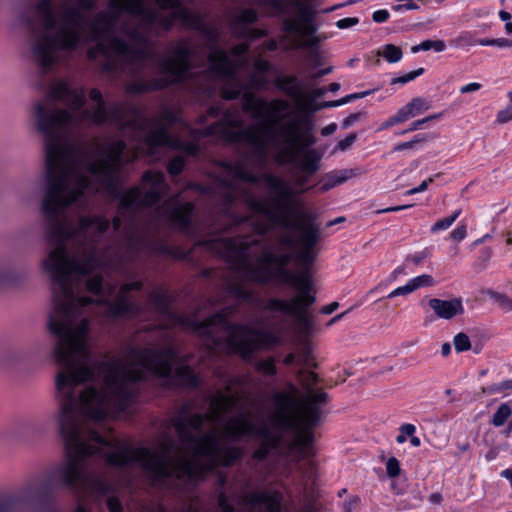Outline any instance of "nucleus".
Returning a JSON list of instances; mask_svg holds the SVG:
<instances>
[{"instance_id":"nucleus-8","label":"nucleus","mask_w":512,"mask_h":512,"mask_svg":"<svg viewBox=\"0 0 512 512\" xmlns=\"http://www.w3.org/2000/svg\"><path fill=\"white\" fill-rule=\"evenodd\" d=\"M193 212L194 204L192 202L181 203L177 199L166 201L159 209L162 216L189 237L196 235V228L192 223Z\"/></svg>"},{"instance_id":"nucleus-17","label":"nucleus","mask_w":512,"mask_h":512,"mask_svg":"<svg viewBox=\"0 0 512 512\" xmlns=\"http://www.w3.org/2000/svg\"><path fill=\"white\" fill-rule=\"evenodd\" d=\"M275 86L282 90L286 95L294 101L301 98V86L295 76H278L275 79Z\"/></svg>"},{"instance_id":"nucleus-54","label":"nucleus","mask_w":512,"mask_h":512,"mask_svg":"<svg viewBox=\"0 0 512 512\" xmlns=\"http://www.w3.org/2000/svg\"><path fill=\"white\" fill-rule=\"evenodd\" d=\"M185 162H168V172L171 175H178L184 169Z\"/></svg>"},{"instance_id":"nucleus-44","label":"nucleus","mask_w":512,"mask_h":512,"mask_svg":"<svg viewBox=\"0 0 512 512\" xmlns=\"http://www.w3.org/2000/svg\"><path fill=\"white\" fill-rule=\"evenodd\" d=\"M253 65L258 73H266L271 68V64L267 60H264L260 57L254 60Z\"/></svg>"},{"instance_id":"nucleus-11","label":"nucleus","mask_w":512,"mask_h":512,"mask_svg":"<svg viewBox=\"0 0 512 512\" xmlns=\"http://www.w3.org/2000/svg\"><path fill=\"white\" fill-rule=\"evenodd\" d=\"M258 14L254 9H242L232 19L231 27L238 38L257 39L266 35L264 30L249 28L248 24L256 22Z\"/></svg>"},{"instance_id":"nucleus-29","label":"nucleus","mask_w":512,"mask_h":512,"mask_svg":"<svg viewBox=\"0 0 512 512\" xmlns=\"http://www.w3.org/2000/svg\"><path fill=\"white\" fill-rule=\"evenodd\" d=\"M454 44L457 47H467L473 45H479V40L474 37L470 32H463L454 39Z\"/></svg>"},{"instance_id":"nucleus-35","label":"nucleus","mask_w":512,"mask_h":512,"mask_svg":"<svg viewBox=\"0 0 512 512\" xmlns=\"http://www.w3.org/2000/svg\"><path fill=\"white\" fill-rule=\"evenodd\" d=\"M386 472L390 478H395L400 474V464L395 457L388 459L386 463Z\"/></svg>"},{"instance_id":"nucleus-3","label":"nucleus","mask_w":512,"mask_h":512,"mask_svg":"<svg viewBox=\"0 0 512 512\" xmlns=\"http://www.w3.org/2000/svg\"><path fill=\"white\" fill-rule=\"evenodd\" d=\"M149 302L160 314L167 317L170 327L179 326L192 330L205 340L210 350L226 347L244 360H249L259 349L281 342V336L274 332L231 323L228 318L236 311L234 305L227 306L209 318L199 321L195 317L171 312L169 297L163 290L152 291Z\"/></svg>"},{"instance_id":"nucleus-21","label":"nucleus","mask_w":512,"mask_h":512,"mask_svg":"<svg viewBox=\"0 0 512 512\" xmlns=\"http://www.w3.org/2000/svg\"><path fill=\"white\" fill-rule=\"evenodd\" d=\"M377 54L383 56L389 63H397L403 56L401 48L394 44L384 45L382 50H379Z\"/></svg>"},{"instance_id":"nucleus-12","label":"nucleus","mask_w":512,"mask_h":512,"mask_svg":"<svg viewBox=\"0 0 512 512\" xmlns=\"http://www.w3.org/2000/svg\"><path fill=\"white\" fill-rule=\"evenodd\" d=\"M40 488L28 484L16 493L0 500V512H14L16 509L29 507L39 498Z\"/></svg>"},{"instance_id":"nucleus-4","label":"nucleus","mask_w":512,"mask_h":512,"mask_svg":"<svg viewBox=\"0 0 512 512\" xmlns=\"http://www.w3.org/2000/svg\"><path fill=\"white\" fill-rule=\"evenodd\" d=\"M328 395L320 392L310 396L302 405L299 415H295L293 410L298 406V401L291 393L275 392L272 400L276 406L275 413H282L291 419V425L282 429V439L290 432L296 434L295 444L306 447L314 440L313 428L317 426L321 419V405L327 402Z\"/></svg>"},{"instance_id":"nucleus-15","label":"nucleus","mask_w":512,"mask_h":512,"mask_svg":"<svg viewBox=\"0 0 512 512\" xmlns=\"http://www.w3.org/2000/svg\"><path fill=\"white\" fill-rule=\"evenodd\" d=\"M46 431L43 424L34 418L18 420L12 427V434L21 441H29L41 436Z\"/></svg>"},{"instance_id":"nucleus-61","label":"nucleus","mask_w":512,"mask_h":512,"mask_svg":"<svg viewBox=\"0 0 512 512\" xmlns=\"http://www.w3.org/2000/svg\"><path fill=\"white\" fill-rule=\"evenodd\" d=\"M490 257H491V251L486 249L482 252L479 260H480V264H481V268H485L486 267V264L487 262L490 260Z\"/></svg>"},{"instance_id":"nucleus-19","label":"nucleus","mask_w":512,"mask_h":512,"mask_svg":"<svg viewBox=\"0 0 512 512\" xmlns=\"http://www.w3.org/2000/svg\"><path fill=\"white\" fill-rule=\"evenodd\" d=\"M218 506L221 512H235L234 507L229 503L227 496L224 492H220L218 495ZM190 508L184 512H190ZM143 512H168L162 504H156L154 506H148L144 508Z\"/></svg>"},{"instance_id":"nucleus-10","label":"nucleus","mask_w":512,"mask_h":512,"mask_svg":"<svg viewBox=\"0 0 512 512\" xmlns=\"http://www.w3.org/2000/svg\"><path fill=\"white\" fill-rule=\"evenodd\" d=\"M239 504L248 512H281L282 496L276 491L247 492Z\"/></svg>"},{"instance_id":"nucleus-39","label":"nucleus","mask_w":512,"mask_h":512,"mask_svg":"<svg viewBox=\"0 0 512 512\" xmlns=\"http://www.w3.org/2000/svg\"><path fill=\"white\" fill-rule=\"evenodd\" d=\"M467 236V227L465 224L458 225L450 234L453 241L460 242Z\"/></svg>"},{"instance_id":"nucleus-33","label":"nucleus","mask_w":512,"mask_h":512,"mask_svg":"<svg viewBox=\"0 0 512 512\" xmlns=\"http://www.w3.org/2000/svg\"><path fill=\"white\" fill-rule=\"evenodd\" d=\"M423 73H424V68H418L414 71H410L409 73H407L405 75L393 78L391 81V84L408 83V82L414 80L415 78H417L418 76L422 75Z\"/></svg>"},{"instance_id":"nucleus-60","label":"nucleus","mask_w":512,"mask_h":512,"mask_svg":"<svg viewBox=\"0 0 512 512\" xmlns=\"http://www.w3.org/2000/svg\"><path fill=\"white\" fill-rule=\"evenodd\" d=\"M336 130H337V124L330 123L329 125L322 128L321 134L326 137V136L333 134Z\"/></svg>"},{"instance_id":"nucleus-34","label":"nucleus","mask_w":512,"mask_h":512,"mask_svg":"<svg viewBox=\"0 0 512 512\" xmlns=\"http://www.w3.org/2000/svg\"><path fill=\"white\" fill-rule=\"evenodd\" d=\"M479 45L482 46H498V47H510L512 41L505 38L498 39H479Z\"/></svg>"},{"instance_id":"nucleus-6","label":"nucleus","mask_w":512,"mask_h":512,"mask_svg":"<svg viewBox=\"0 0 512 512\" xmlns=\"http://www.w3.org/2000/svg\"><path fill=\"white\" fill-rule=\"evenodd\" d=\"M194 52V46L188 39H181L171 44L168 48V55H159L156 59L163 75L149 81L132 82L127 85L126 91L128 93H144L184 82L192 68L191 60Z\"/></svg>"},{"instance_id":"nucleus-40","label":"nucleus","mask_w":512,"mask_h":512,"mask_svg":"<svg viewBox=\"0 0 512 512\" xmlns=\"http://www.w3.org/2000/svg\"><path fill=\"white\" fill-rule=\"evenodd\" d=\"M316 32V27L313 21L310 22H300L299 24V32L298 34L303 36H313Z\"/></svg>"},{"instance_id":"nucleus-22","label":"nucleus","mask_w":512,"mask_h":512,"mask_svg":"<svg viewBox=\"0 0 512 512\" xmlns=\"http://www.w3.org/2000/svg\"><path fill=\"white\" fill-rule=\"evenodd\" d=\"M446 48V44L443 40H424L420 44L411 47L412 53H418L420 51L434 50L436 52H443Z\"/></svg>"},{"instance_id":"nucleus-53","label":"nucleus","mask_w":512,"mask_h":512,"mask_svg":"<svg viewBox=\"0 0 512 512\" xmlns=\"http://www.w3.org/2000/svg\"><path fill=\"white\" fill-rule=\"evenodd\" d=\"M389 18V12L385 9L377 10L373 13L372 19L376 23H383Z\"/></svg>"},{"instance_id":"nucleus-50","label":"nucleus","mask_w":512,"mask_h":512,"mask_svg":"<svg viewBox=\"0 0 512 512\" xmlns=\"http://www.w3.org/2000/svg\"><path fill=\"white\" fill-rule=\"evenodd\" d=\"M433 182L432 178H428L421 182V184L417 187L409 189L405 192V195H414L416 193H420L425 191L428 188L429 183Z\"/></svg>"},{"instance_id":"nucleus-18","label":"nucleus","mask_w":512,"mask_h":512,"mask_svg":"<svg viewBox=\"0 0 512 512\" xmlns=\"http://www.w3.org/2000/svg\"><path fill=\"white\" fill-rule=\"evenodd\" d=\"M298 380L301 386L306 390L307 396L306 398L299 404L300 410H302L303 403L312 395H316L320 392H324L323 390H319L317 392H313V387L318 382V376L312 371H304L300 370L298 372Z\"/></svg>"},{"instance_id":"nucleus-59","label":"nucleus","mask_w":512,"mask_h":512,"mask_svg":"<svg viewBox=\"0 0 512 512\" xmlns=\"http://www.w3.org/2000/svg\"><path fill=\"white\" fill-rule=\"evenodd\" d=\"M412 206L413 205H411V204H409V205L392 206V207H388V208H385V209L378 210L377 213L397 212V211H401V210L410 208Z\"/></svg>"},{"instance_id":"nucleus-9","label":"nucleus","mask_w":512,"mask_h":512,"mask_svg":"<svg viewBox=\"0 0 512 512\" xmlns=\"http://www.w3.org/2000/svg\"><path fill=\"white\" fill-rule=\"evenodd\" d=\"M142 281H134L132 283L123 284L113 302L105 305V311L109 316H134L140 313L141 307L132 301L129 293L131 291H139L142 288Z\"/></svg>"},{"instance_id":"nucleus-20","label":"nucleus","mask_w":512,"mask_h":512,"mask_svg":"<svg viewBox=\"0 0 512 512\" xmlns=\"http://www.w3.org/2000/svg\"><path fill=\"white\" fill-rule=\"evenodd\" d=\"M298 10V15L300 22H310L313 21L316 11L311 4L304 3L300 0H292L290 1Z\"/></svg>"},{"instance_id":"nucleus-55","label":"nucleus","mask_w":512,"mask_h":512,"mask_svg":"<svg viewBox=\"0 0 512 512\" xmlns=\"http://www.w3.org/2000/svg\"><path fill=\"white\" fill-rule=\"evenodd\" d=\"M250 83L253 87H262L265 85L266 80L263 76H258L256 73L251 75Z\"/></svg>"},{"instance_id":"nucleus-42","label":"nucleus","mask_w":512,"mask_h":512,"mask_svg":"<svg viewBox=\"0 0 512 512\" xmlns=\"http://www.w3.org/2000/svg\"><path fill=\"white\" fill-rule=\"evenodd\" d=\"M512 120V105L508 106L497 113L496 121L499 124H504Z\"/></svg>"},{"instance_id":"nucleus-63","label":"nucleus","mask_w":512,"mask_h":512,"mask_svg":"<svg viewBox=\"0 0 512 512\" xmlns=\"http://www.w3.org/2000/svg\"><path fill=\"white\" fill-rule=\"evenodd\" d=\"M326 91V88H317L312 90L310 96L316 100V98L322 97L326 93Z\"/></svg>"},{"instance_id":"nucleus-5","label":"nucleus","mask_w":512,"mask_h":512,"mask_svg":"<svg viewBox=\"0 0 512 512\" xmlns=\"http://www.w3.org/2000/svg\"><path fill=\"white\" fill-rule=\"evenodd\" d=\"M291 419L282 413L273 412L269 416V422H254L245 413H238L228 419L224 425L226 435L238 440L244 437H256L261 440L260 445L254 451L253 457L264 460L271 450L277 449L283 443L281 431L291 425Z\"/></svg>"},{"instance_id":"nucleus-27","label":"nucleus","mask_w":512,"mask_h":512,"mask_svg":"<svg viewBox=\"0 0 512 512\" xmlns=\"http://www.w3.org/2000/svg\"><path fill=\"white\" fill-rule=\"evenodd\" d=\"M461 210H456L451 216L443 218L435 222V224L431 227V232L435 233L439 230L448 229L460 216Z\"/></svg>"},{"instance_id":"nucleus-51","label":"nucleus","mask_w":512,"mask_h":512,"mask_svg":"<svg viewBox=\"0 0 512 512\" xmlns=\"http://www.w3.org/2000/svg\"><path fill=\"white\" fill-rule=\"evenodd\" d=\"M424 141L423 138H418V137H415L413 140L411 141H408V142H404V143H401L397 146H395L394 150L396 151H400V150H405V149H411L413 148L416 144L420 143Z\"/></svg>"},{"instance_id":"nucleus-36","label":"nucleus","mask_w":512,"mask_h":512,"mask_svg":"<svg viewBox=\"0 0 512 512\" xmlns=\"http://www.w3.org/2000/svg\"><path fill=\"white\" fill-rule=\"evenodd\" d=\"M441 113H438V114H432V115H429L423 119H420V120H417L415 122H413L411 124V126L406 129L405 131H403L402 134H405V133H408V132H412V131H415V130H418L422 127L423 124L429 122V121H432V120H435V119H438L441 117Z\"/></svg>"},{"instance_id":"nucleus-16","label":"nucleus","mask_w":512,"mask_h":512,"mask_svg":"<svg viewBox=\"0 0 512 512\" xmlns=\"http://www.w3.org/2000/svg\"><path fill=\"white\" fill-rule=\"evenodd\" d=\"M368 170L362 166H354L352 168L334 170L326 175L325 181L321 187L323 191H327L337 185L348 180L364 175Z\"/></svg>"},{"instance_id":"nucleus-24","label":"nucleus","mask_w":512,"mask_h":512,"mask_svg":"<svg viewBox=\"0 0 512 512\" xmlns=\"http://www.w3.org/2000/svg\"><path fill=\"white\" fill-rule=\"evenodd\" d=\"M144 246V240L138 237L135 234H132L128 237L127 240V255L126 258L128 260H134L138 257L139 251Z\"/></svg>"},{"instance_id":"nucleus-23","label":"nucleus","mask_w":512,"mask_h":512,"mask_svg":"<svg viewBox=\"0 0 512 512\" xmlns=\"http://www.w3.org/2000/svg\"><path fill=\"white\" fill-rule=\"evenodd\" d=\"M511 414L512 408L510 407V404L502 403L498 407L497 411L494 413L491 419V424L495 427H501L505 424V422L511 416Z\"/></svg>"},{"instance_id":"nucleus-32","label":"nucleus","mask_w":512,"mask_h":512,"mask_svg":"<svg viewBox=\"0 0 512 512\" xmlns=\"http://www.w3.org/2000/svg\"><path fill=\"white\" fill-rule=\"evenodd\" d=\"M415 431V425L410 423L402 424L399 428L400 433L396 437L397 443L403 444L406 441L407 437H412Z\"/></svg>"},{"instance_id":"nucleus-58","label":"nucleus","mask_w":512,"mask_h":512,"mask_svg":"<svg viewBox=\"0 0 512 512\" xmlns=\"http://www.w3.org/2000/svg\"><path fill=\"white\" fill-rule=\"evenodd\" d=\"M339 307L338 302H331L328 305H325L321 308V313L329 315L332 314Z\"/></svg>"},{"instance_id":"nucleus-57","label":"nucleus","mask_w":512,"mask_h":512,"mask_svg":"<svg viewBox=\"0 0 512 512\" xmlns=\"http://www.w3.org/2000/svg\"><path fill=\"white\" fill-rule=\"evenodd\" d=\"M481 88V84L480 83H469L467 85H464L460 88V92L461 93H470V92H475L477 90H479Z\"/></svg>"},{"instance_id":"nucleus-64","label":"nucleus","mask_w":512,"mask_h":512,"mask_svg":"<svg viewBox=\"0 0 512 512\" xmlns=\"http://www.w3.org/2000/svg\"><path fill=\"white\" fill-rule=\"evenodd\" d=\"M429 501L433 504H440L442 502V495L440 493H432L429 496Z\"/></svg>"},{"instance_id":"nucleus-43","label":"nucleus","mask_w":512,"mask_h":512,"mask_svg":"<svg viewBox=\"0 0 512 512\" xmlns=\"http://www.w3.org/2000/svg\"><path fill=\"white\" fill-rule=\"evenodd\" d=\"M299 24H300V21L297 19H286L283 22V29L287 33H297L298 34Z\"/></svg>"},{"instance_id":"nucleus-7","label":"nucleus","mask_w":512,"mask_h":512,"mask_svg":"<svg viewBox=\"0 0 512 512\" xmlns=\"http://www.w3.org/2000/svg\"><path fill=\"white\" fill-rule=\"evenodd\" d=\"M224 293L235 302L234 306L236 307L242 302H247L254 307L261 308L263 311L281 312L283 314L292 315L298 324V334L304 339L310 337L314 331L315 318L313 315L306 312L309 306L297 303L300 299H291L288 301L279 298H270L265 303H262L254 295L253 291L237 282L227 283Z\"/></svg>"},{"instance_id":"nucleus-46","label":"nucleus","mask_w":512,"mask_h":512,"mask_svg":"<svg viewBox=\"0 0 512 512\" xmlns=\"http://www.w3.org/2000/svg\"><path fill=\"white\" fill-rule=\"evenodd\" d=\"M301 357H302V361L305 365L311 366L314 368L317 367V363L312 361L313 359H312V355H311V350L308 345L304 346V348L302 350Z\"/></svg>"},{"instance_id":"nucleus-47","label":"nucleus","mask_w":512,"mask_h":512,"mask_svg":"<svg viewBox=\"0 0 512 512\" xmlns=\"http://www.w3.org/2000/svg\"><path fill=\"white\" fill-rule=\"evenodd\" d=\"M358 22H359V19L357 17H347V18L338 20L336 22V26L339 29H346V28H349V27H352V26L358 24Z\"/></svg>"},{"instance_id":"nucleus-31","label":"nucleus","mask_w":512,"mask_h":512,"mask_svg":"<svg viewBox=\"0 0 512 512\" xmlns=\"http://www.w3.org/2000/svg\"><path fill=\"white\" fill-rule=\"evenodd\" d=\"M410 282L411 286H413L414 291L420 287H431L435 283L433 277L427 274L417 276L411 279Z\"/></svg>"},{"instance_id":"nucleus-30","label":"nucleus","mask_w":512,"mask_h":512,"mask_svg":"<svg viewBox=\"0 0 512 512\" xmlns=\"http://www.w3.org/2000/svg\"><path fill=\"white\" fill-rule=\"evenodd\" d=\"M371 93L370 90H367V91H363V92H358V93H353V94H350V95H347L339 100H333V101H329L328 103H326L327 106H341V105H344V104H347L349 103L351 100H355V99H360V98H363V97H366L367 95H369Z\"/></svg>"},{"instance_id":"nucleus-52","label":"nucleus","mask_w":512,"mask_h":512,"mask_svg":"<svg viewBox=\"0 0 512 512\" xmlns=\"http://www.w3.org/2000/svg\"><path fill=\"white\" fill-rule=\"evenodd\" d=\"M504 390H512V380H506L489 388V392H501Z\"/></svg>"},{"instance_id":"nucleus-45","label":"nucleus","mask_w":512,"mask_h":512,"mask_svg":"<svg viewBox=\"0 0 512 512\" xmlns=\"http://www.w3.org/2000/svg\"><path fill=\"white\" fill-rule=\"evenodd\" d=\"M238 197V188L236 185H229L225 192V204H231Z\"/></svg>"},{"instance_id":"nucleus-25","label":"nucleus","mask_w":512,"mask_h":512,"mask_svg":"<svg viewBox=\"0 0 512 512\" xmlns=\"http://www.w3.org/2000/svg\"><path fill=\"white\" fill-rule=\"evenodd\" d=\"M488 295L502 311H512V298L496 291H489Z\"/></svg>"},{"instance_id":"nucleus-62","label":"nucleus","mask_w":512,"mask_h":512,"mask_svg":"<svg viewBox=\"0 0 512 512\" xmlns=\"http://www.w3.org/2000/svg\"><path fill=\"white\" fill-rule=\"evenodd\" d=\"M426 257L424 252L416 253L414 255L409 256L408 258L415 264H420L423 259Z\"/></svg>"},{"instance_id":"nucleus-2","label":"nucleus","mask_w":512,"mask_h":512,"mask_svg":"<svg viewBox=\"0 0 512 512\" xmlns=\"http://www.w3.org/2000/svg\"><path fill=\"white\" fill-rule=\"evenodd\" d=\"M291 163L294 165L289 180L272 174L263 176L272 196H249L251 215L228 214L231 226L250 222L255 235L212 238L199 241L198 245L226 259L246 281L293 285L300 294L292 299L311 306L316 298L310 294L309 271L317 257L321 229L314 214L294 208V198L307 189L318 162Z\"/></svg>"},{"instance_id":"nucleus-14","label":"nucleus","mask_w":512,"mask_h":512,"mask_svg":"<svg viewBox=\"0 0 512 512\" xmlns=\"http://www.w3.org/2000/svg\"><path fill=\"white\" fill-rule=\"evenodd\" d=\"M428 306L434 312L437 318L450 320L457 315L464 313V307L461 298H452L443 300L439 298H430Z\"/></svg>"},{"instance_id":"nucleus-38","label":"nucleus","mask_w":512,"mask_h":512,"mask_svg":"<svg viewBox=\"0 0 512 512\" xmlns=\"http://www.w3.org/2000/svg\"><path fill=\"white\" fill-rule=\"evenodd\" d=\"M356 138H357L356 133L349 134L346 138L340 140L337 143L335 150H340V151L347 150L355 142Z\"/></svg>"},{"instance_id":"nucleus-26","label":"nucleus","mask_w":512,"mask_h":512,"mask_svg":"<svg viewBox=\"0 0 512 512\" xmlns=\"http://www.w3.org/2000/svg\"><path fill=\"white\" fill-rule=\"evenodd\" d=\"M256 369L258 372L262 373L265 376H273L276 374V366L274 359L272 357L261 359L256 364Z\"/></svg>"},{"instance_id":"nucleus-28","label":"nucleus","mask_w":512,"mask_h":512,"mask_svg":"<svg viewBox=\"0 0 512 512\" xmlns=\"http://www.w3.org/2000/svg\"><path fill=\"white\" fill-rule=\"evenodd\" d=\"M453 345L457 352H464L471 348V341L467 334L460 332L454 336Z\"/></svg>"},{"instance_id":"nucleus-37","label":"nucleus","mask_w":512,"mask_h":512,"mask_svg":"<svg viewBox=\"0 0 512 512\" xmlns=\"http://www.w3.org/2000/svg\"><path fill=\"white\" fill-rule=\"evenodd\" d=\"M126 149V144L119 139L112 138V160H121L120 156Z\"/></svg>"},{"instance_id":"nucleus-48","label":"nucleus","mask_w":512,"mask_h":512,"mask_svg":"<svg viewBox=\"0 0 512 512\" xmlns=\"http://www.w3.org/2000/svg\"><path fill=\"white\" fill-rule=\"evenodd\" d=\"M364 116V113L358 112L354 114H350L348 117H346L342 122V127L344 129L349 128L353 123L359 121Z\"/></svg>"},{"instance_id":"nucleus-13","label":"nucleus","mask_w":512,"mask_h":512,"mask_svg":"<svg viewBox=\"0 0 512 512\" xmlns=\"http://www.w3.org/2000/svg\"><path fill=\"white\" fill-rule=\"evenodd\" d=\"M430 108L429 102L421 97L413 98L405 106L400 108L397 113L389 117L380 126V130L387 129L399 123L405 122L410 118L420 115L422 112L427 111Z\"/></svg>"},{"instance_id":"nucleus-1","label":"nucleus","mask_w":512,"mask_h":512,"mask_svg":"<svg viewBox=\"0 0 512 512\" xmlns=\"http://www.w3.org/2000/svg\"><path fill=\"white\" fill-rule=\"evenodd\" d=\"M96 268H45L52 280V309L48 329L53 337L52 356L60 371L56 376L59 410L56 415L65 446L64 460L54 467L49 480L76 494L86 493L104 501L110 512H123L114 487L93 465L96 457L109 467L122 469L139 464L154 487L179 488L202 479L217 466L229 467L242 456L238 447L227 445L215 431L204 432L240 400L238 393L216 391L211 411L191 414L182 407L170 420L178 441L164 438L157 450L133 447L118 439H106L90 423L125 411L136 396L138 381L150 375L177 386L196 387L198 377L187 365L172 371L178 350L167 331L160 329L165 346L128 347L121 357L95 359L87 343L86 314L93 301L83 291L99 295L103 278H83Z\"/></svg>"},{"instance_id":"nucleus-56","label":"nucleus","mask_w":512,"mask_h":512,"mask_svg":"<svg viewBox=\"0 0 512 512\" xmlns=\"http://www.w3.org/2000/svg\"><path fill=\"white\" fill-rule=\"evenodd\" d=\"M309 37L310 38L307 41L299 44L298 47H309V48H311V47L316 46L319 43V41H321L323 39L320 36H314V35L313 36H309Z\"/></svg>"},{"instance_id":"nucleus-49","label":"nucleus","mask_w":512,"mask_h":512,"mask_svg":"<svg viewBox=\"0 0 512 512\" xmlns=\"http://www.w3.org/2000/svg\"><path fill=\"white\" fill-rule=\"evenodd\" d=\"M236 174L239 177V179L244 180L246 182H249V183H257L258 182V177L250 172L237 169Z\"/></svg>"},{"instance_id":"nucleus-41","label":"nucleus","mask_w":512,"mask_h":512,"mask_svg":"<svg viewBox=\"0 0 512 512\" xmlns=\"http://www.w3.org/2000/svg\"><path fill=\"white\" fill-rule=\"evenodd\" d=\"M414 291L413 286H411L410 280L404 286L398 287L391 291L388 295V298H394L400 295H408Z\"/></svg>"}]
</instances>
